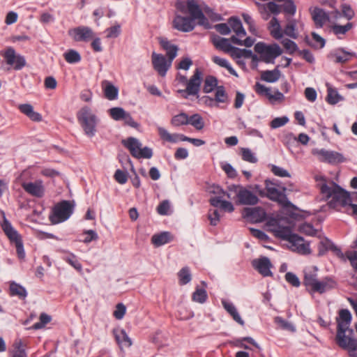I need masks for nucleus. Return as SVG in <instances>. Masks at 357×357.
Returning a JSON list of instances; mask_svg holds the SVG:
<instances>
[{
    "label": "nucleus",
    "instance_id": "nucleus-46",
    "mask_svg": "<svg viewBox=\"0 0 357 357\" xmlns=\"http://www.w3.org/2000/svg\"><path fill=\"white\" fill-rule=\"evenodd\" d=\"M248 215L255 222H262L266 219V212L261 208H255L250 211Z\"/></svg>",
    "mask_w": 357,
    "mask_h": 357
},
{
    "label": "nucleus",
    "instance_id": "nucleus-36",
    "mask_svg": "<svg viewBox=\"0 0 357 357\" xmlns=\"http://www.w3.org/2000/svg\"><path fill=\"white\" fill-rule=\"evenodd\" d=\"M280 71L278 69V68L273 70H264L261 73V79L263 81L270 83L277 82L280 79Z\"/></svg>",
    "mask_w": 357,
    "mask_h": 357
},
{
    "label": "nucleus",
    "instance_id": "nucleus-34",
    "mask_svg": "<svg viewBox=\"0 0 357 357\" xmlns=\"http://www.w3.org/2000/svg\"><path fill=\"white\" fill-rule=\"evenodd\" d=\"M172 236L169 232L164 231L160 234H154L151 238L152 243L157 246H161L170 242Z\"/></svg>",
    "mask_w": 357,
    "mask_h": 357
},
{
    "label": "nucleus",
    "instance_id": "nucleus-48",
    "mask_svg": "<svg viewBox=\"0 0 357 357\" xmlns=\"http://www.w3.org/2000/svg\"><path fill=\"white\" fill-rule=\"evenodd\" d=\"M63 259L77 271H81L82 270V264L79 263L77 257L74 254L69 252L66 256L63 257Z\"/></svg>",
    "mask_w": 357,
    "mask_h": 357
},
{
    "label": "nucleus",
    "instance_id": "nucleus-13",
    "mask_svg": "<svg viewBox=\"0 0 357 357\" xmlns=\"http://www.w3.org/2000/svg\"><path fill=\"white\" fill-rule=\"evenodd\" d=\"M313 153L319 157V160L320 161L326 162L331 164L341 163L346 160L341 153L333 151L319 149L314 151Z\"/></svg>",
    "mask_w": 357,
    "mask_h": 357
},
{
    "label": "nucleus",
    "instance_id": "nucleus-56",
    "mask_svg": "<svg viewBox=\"0 0 357 357\" xmlns=\"http://www.w3.org/2000/svg\"><path fill=\"white\" fill-rule=\"evenodd\" d=\"M241 157L243 160L251 163H255L257 162V159L254 155L253 153L250 149L247 148L241 149Z\"/></svg>",
    "mask_w": 357,
    "mask_h": 357
},
{
    "label": "nucleus",
    "instance_id": "nucleus-35",
    "mask_svg": "<svg viewBox=\"0 0 357 357\" xmlns=\"http://www.w3.org/2000/svg\"><path fill=\"white\" fill-rule=\"evenodd\" d=\"M228 23L233 31L236 33V37L243 38L245 36L246 32L242 26L241 20L237 17H231Z\"/></svg>",
    "mask_w": 357,
    "mask_h": 357
},
{
    "label": "nucleus",
    "instance_id": "nucleus-39",
    "mask_svg": "<svg viewBox=\"0 0 357 357\" xmlns=\"http://www.w3.org/2000/svg\"><path fill=\"white\" fill-rule=\"evenodd\" d=\"M231 56L233 58H252L255 59L256 58V56L252 55V52L251 50H245V49H240L236 47H232V50L231 51Z\"/></svg>",
    "mask_w": 357,
    "mask_h": 357
},
{
    "label": "nucleus",
    "instance_id": "nucleus-22",
    "mask_svg": "<svg viewBox=\"0 0 357 357\" xmlns=\"http://www.w3.org/2000/svg\"><path fill=\"white\" fill-rule=\"evenodd\" d=\"M105 97L109 100H116L119 97V88L108 80L101 83Z\"/></svg>",
    "mask_w": 357,
    "mask_h": 357
},
{
    "label": "nucleus",
    "instance_id": "nucleus-26",
    "mask_svg": "<svg viewBox=\"0 0 357 357\" xmlns=\"http://www.w3.org/2000/svg\"><path fill=\"white\" fill-rule=\"evenodd\" d=\"M312 20L317 28H321L328 21V15L321 8H315L312 13Z\"/></svg>",
    "mask_w": 357,
    "mask_h": 357
},
{
    "label": "nucleus",
    "instance_id": "nucleus-19",
    "mask_svg": "<svg viewBox=\"0 0 357 357\" xmlns=\"http://www.w3.org/2000/svg\"><path fill=\"white\" fill-rule=\"evenodd\" d=\"M317 271L318 269L316 266L307 268L304 271L303 284L310 292H312L315 285L314 284L319 280Z\"/></svg>",
    "mask_w": 357,
    "mask_h": 357
},
{
    "label": "nucleus",
    "instance_id": "nucleus-61",
    "mask_svg": "<svg viewBox=\"0 0 357 357\" xmlns=\"http://www.w3.org/2000/svg\"><path fill=\"white\" fill-rule=\"evenodd\" d=\"M221 168L224 170L229 178H234L237 176L236 169L230 164L222 163Z\"/></svg>",
    "mask_w": 357,
    "mask_h": 357
},
{
    "label": "nucleus",
    "instance_id": "nucleus-42",
    "mask_svg": "<svg viewBox=\"0 0 357 357\" xmlns=\"http://www.w3.org/2000/svg\"><path fill=\"white\" fill-rule=\"evenodd\" d=\"M188 124L192 126L197 130H201L204 127V119L199 114H194L188 116Z\"/></svg>",
    "mask_w": 357,
    "mask_h": 357
},
{
    "label": "nucleus",
    "instance_id": "nucleus-45",
    "mask_svg": "<svg viewBox=\"0 0 357 357\" xmlns=\"http://www.w3.org/2000/svg\"><path fill=\"white\" fill-rule=\"evenodd\" d=\"M178 277L179 280V284L184 285L190 282L192 275L188 267H183L178 273Z\"/></svg>",
    "mask_w": 357,
    "mask_h": 357
},
{
    "label": "nucleus",
    "instance_id": "nucleus-44",
    "mask_svg": "<svg viewBox=\"0 0 357 357\" xmlns=\"http://www.w3.org/2000/svg\"><path fill=\"white\" fill-rule=\"evenodd\" d=\"M65 60L69 63H79L82 58L79 53L75 50H69L63 54Z\"/></svg>",
    "mask_w": 357,
    "mask_h": 357
},
{
    "label": "nucleus",
    "instance_id": "nucleus-21",
    "mask_svg": "<svg viewBox=\"0 0 357 357\" xmlns=\"http://www.w3.org/2000/svg\"><path fill=\"white\" fill-rule=\"evenodd\" d=\"M312 291V293L324 294L335 287V282L329 277H326L321 280H318Z\"/></svg>",
    "mask_w": 357,
    "mask_h": 357
},
{
    "label": "nucleus",
    "instance_id": "nucleus-5",
    "mask_svg": "<svg viewBox=\"0 0 357 357\" xmlns=\"http://www.w3.org/2000/svg\"><path fill=\"white\" fill-rule=\"evenodd\" d=\"M74 202L63 200L54 206L49 218L54 225L67 220L74 211Z\"/></svg>",
    "mask_w": 357,
    "mask_h": 357
},
{
    "label": "nucleus",
    "instance_id": "nucleus-3",
    "mask_svg": "<svg viewBox=\"0 0 357 357\" xmlns=\"http://www.w3.org/2000/svg\"><path fill=\"white\" fill-rule=\"evenodd\" d=\"M3 213V222L1 225V229L5 235L9 239L10 243H14L16 248L17 255L19 259H23L25 257V252L22 236L13 227L10 221L6 218L4 212Z\"/></svg>",
    "mask_w": 357,
    "mask_h": 357
},
{
    "label": "nucleus",
    "instance_id": "nucleus-51",
    "mask_svg": "<svg viewBox=\"0 0 357 357\" xmlns=\"http://www.w3.org/2000/svg\"><path fill=\"white\" fill-rule=\"evenodd\" d=\"M342 98L338 93V92L331 87L328 88V94L326 97V101L331 105H335L339 101L342 100Z\"/></svg>",
    "mask_w": 357,
    "mask_h": 357
},
{
    "label": "nucleus",
    "instance_id": "nucleus-54",
    "mask_svg": "<svg viewBox=\"0 0 357 357\" xmlns=\"http://www.w3.org/2000/svg\"><path fill=\"white\" fill-rule=\"evenodd\" d=\"M284 3L280 6V11L282 10V11L284 13L289 14V15H294L296 11V7L295 4L294 3L292 0H285L284 1Z\"/></svg>",
    "mask_w": 357,
    "mask_h": 357
},
{
    "label": "nucleus",
    "instance_id": "nucleus-18",
    "mask_svg": "<svg viewBox=\"0 0 357 357\" xmlns=\"http://www.w3.org/2000/svg\"><path fill=\"white\" fill-rule=\"evenodd\" d=\"M252 265L264 277L271 276L272 273L270 268L272 264L268 257H263L259 259H254Z\"/></svg>",
    "mask_w": 357,
    "mask_h": 357
},
{
    "label": "nucleus",
    "instance_id": "nucleus-63",
    "mask_svg": "<svg viewBox=\"0 0 357 357\" xmlns=\"http://www.w3.org/2000/svg\"><path fill=\"white\" fill-rule=\"evenodd\" d=\"M300 231L308 235L314 236L317 234V230L313 227L312 225L308 223H303L299 227Z\"/></svg>",
    "mask_w": 357,
    "mask_h": 357
},
{
    "label": "nucleus",
    "instance_id": "nucleus-4",
    "mask_svg": "<svg viewBox=\"0 0 357 357\" xmlns=\"http://www.w3.org/2000/svg\"><path fill=\"white\" fill-rule=\"evenodd\" d=\"M78 122L83 128L84 133L89 137H93L96 132L97 116L88 106L82 107L77 114Z\"/></svg>",
    "mask_w": 357,
    "mask_h": 357
},
{
    "label": "nucleus",
    "instance_id": "nucleus-8",
    "mask_svg": "<svg viewBox=\"0 0 357 357\" xmlns=\"http://www.w3.org/2000/svg\"><path fill=\"white\" fill-rule=\"evenodd\" d=\"M229 192H234L238 204L242 205H255L259 198L252 192L241 185H231L228 188Z\"/></svg>",
    "mask_w": 357,
    "mask_h": 357
},
{
    "label": "nucleus",
    "instance_id": "nucleus-38",
    "mask_svg": "<svg viewBox=\"0 0 357 357\" xmlns=\"http://www.w3.org/2000/svg\"><path fill=\"white\" fill-rule=\"evenodd\" d=\"M212 61L220 67L225 68L231 75H234L235 77H238L236 71L231 67L227 59L220 58L218 56H214L212 57Z\"/></svg>",
    "mask_w": 357,
    "mask_h": 357
},
{
    "label": "nucleus",
    "instance_id": "nucleus-11",
    "mask_svg": "<svg viewBox=\"0 0 357 357\" xmlns=\"http://www.w3.org/2000/svg\"><path fill=\"white\" fill-rule=\"evenodd\" d=\"M3 56L6 64L12 66L15 70H22L26 64L25 57L17 54L14 48L11 47L5 50Z\"/></svg>",
    "mask_w": 357,
    "mask_h": 357
},
{
    "label": "nucleus",
    "instance_id": "nucleus-59",
    "mask_svg": "<svg viewBox=\"0 0 357 357\" xmlns=\"http://www.w3.org/2000/svg\"><path fill=\"white\" fill-rule=\"evenodd\" d=\"M286 281L291 284L293 287H298L301 284L299 278L293 273L288 272L285 274Z\"/></svg>",
    "mask_w": 357,
    "mask_h": 357
},
{
    "label": "nucleus",
    "instance_id": "nucleus-64",
    "mask_svg": "<svg viewBox=\"0 0 357 357\" xmlns=\"http://www.w3.org/2000/svg\"><path fill=\"white\" fill-rule=\"evenodd\" d=\"M126 311V307L123 303H118L116 306V309L113 312L114 317L116 319H123V316L125 315Z\"/></svg>",
    "mask_w": 357,
    "mask_h": 357
},
{
    "label": "nucleus",
    "instance_id": "nucleus-7",
    "mask_svg": "<svg viewBox=\"0 0 357 357\" xmlns=\"http://www.w3.org/2000/svg\"><path fill=\"white\" fill-rule=\"evenodd\" d=\"M265 190V197H268L269 199L277 202L284 206H289L291 205L290 202L284 194V188L281 190L278 188V185L275 183L269 180H266Z\"/></svg>",
    "mask_w": 357,
    "mask_h": 357
},
{
    "label": "nucleus",
    "instance_id": "nucleus-50",
    "mask_svg": "<svg viewBox=\"0 0 357 357\" xmlns=\"http://www.w3.org/2000/svg\"><path fill=\"white\" fill-rule=\"evenodd\" d=\"M354 26L353 23L348 22L345 25H339L334 24L331 26V29L334 34L338 35H344L350 29H351Z\"/></svg>",
    "mask_w": 357,
    "mask_h": 357
},
{
    "label": "nucleus",
    "instance_id": "nucleus-15",
    "mask_svg": "<svg viewBox=\"0 0 357 357\" xmlns=\"http://www.w3.org/2000/svg\"><path fill=\"white\" fill-rule=\"evenodd\" d=\"M288 243L289 248L294 252L302 255L309 254L310 252L309 244L305 243L304 239L297 234H294Z\"/></svg>",
    "mask_w": 357,
    "mask_h": 357
},
{
    "label": "nucleus",
    "instance_id": "nucleus-16",
    "mask_svg": "<svg viewBox=\"0 0 357 357\" xmlns=\"http://www.w3.org/2000/svg\"><path fill=\"white\" fill-rule=\"evenodd\" d=\"M75 41H88L93 38V33L88 26H78L68 31Z\"/></svg>",
    "mask_w": 357,
    "mask_h": 357
},
{
    "label": "nucleus",
    "instance_id": "nucleus-41",
    "mask_svg": "<svg viewBox=\"0 0 357 357\" xmlns=\"http://www.w3.org/2000/svg\"><path fill=\"white\" fill-rule=\"evenodd\" d=\"M215 102L218 105L219 103H227L229 100L228 95L223 86H219L217 87L215 97Z\"/></svg>",
    "mask_w": 357,
    "mask_h": 357
},
{
    "label": "nucleus",
    "instance_id": "nucleus-43",
    "mask_svg": "<svg viewBox=\"0 0 357 357\" xmlns=\"http://www.w3.org/2000/svg\"><path fill=\"white\" fill-rule=\"evenodd\" d=\"M188 116L184 112L174 115L171 119V124L174 127L188 125Z\"/></svg>",
    "mask_w": 357,
    "mask_h": 357
},
{
    "label": "nucleus",
    "instance_id": "nucleus-17",
    "mask_svg": "<svg viewBox=\"0 0 357 357\" xmlns=\"http://www.w3.org/2000/svg\"><path fill=\"white\" fill-rule=\"evenodd\" d=\"M351 321V314L349 310L342 309L339 311V317L337 318V331H349L352 334L353 330L349 329Z\"/></svg>",
    "mask_w": 357,
    "mask_h": 357
},
{
    "label": "nucleus",
    "instance_id": "nucleus-33",
    "mask_svg": "<svg viewBox=\"0 0 357 357\" xmlns=\"http://www.w3.org/2000/svg\"><path fill=\"white\" fill-rule=\"evenodd\" d=\"M9 291L11 296H18L20 299H25L28 295L26 289L14 281L10 282Z\"/></svg>",
    "mask_w": 357,
    "mask_h": 357
},
{
    "label": "nucleus",
    "instance_id": "nucleus-40",
    "mask_svg": "<svg viewBox=\"0 0 357 357\" xmlns=\"http://www.w3.org/2000/svg\"><path fill=\"white\" fill-rule=\"evenodd\" d=\"M218 87V79L215 77L208 75L204 82L203 91L205 93H211L215 88Z\"/></svg>",
    "mask_w": 357,
    "mask_h": 357
},
{
    "label": "nucleus",
    "instance_id": "nucleus-2",
    "mask_svg": "<svg viewBox=\"0 0 357 357\" xmlns=\"http://www.w3.org/2000/svg\"><path fill=\"white\" fill-rule=\"evenodd\" d=\"M315 180L318 183L321 193L326 199H330L329 207L340 210V207H344L351 202L349 193L334 182H327L321 176H316Z\"/></svg>",
    "mask_w": 357,
    "mask_h": 357
},
{
    "label": "nucleus",
    "instance_id": "nucleus-27",
    "mask_svg": "<svg viewBox=\"0 0 357 357\" xmlns=\"http://www.w3.org/2000/svg\"><path fill=\"white\" fill-rule=\"evenodd\" d=\"M159 41L162 48L166 51L168 59L172 62L177 55V46L172 44L167 38H161Z\"/></svg>",
    "mask_w": 357,
    "mask_h": 357
},
{
    "label": "nucleus",
    "instance_id": "nucleus-28",
    "mask_svg": "<svg viewBox=\"0 0 357 357\" xmlns=\"http://www.w3.org/2000/svg\"><path fill=\"white\" fill-rule=\"evenodd\" d=\"M19 110L31 120L40 122L42 120V116L38 112L33 110V107L30 104H22L18 106Z\"/></svg>",
    "mask_w": 357,
    "mask_h": 357
},
{
    "label": "nucleus",
    "instance_id": "nucleus-24",
    "mask_svg": "<svg viewBox=\"0 0 357 357\" xmlns=\"http://www.w3.org/2000/svg\"><path fill=\"white\" fill-rule=\"evenodd\" d=\"M259 9L262 15V17L265 20H267L270 17L268 12L275 15L280 13V5H278L273 1L268 2L266 4L260 5Z\"/></svg>",
    "mask_w": 357,
    "mask_h": 357
},
{
    "label": "nucleus",
    "instance_id": "nucleus-47",
    "mask_svg": "<svg viewBox=\"0 0 357 357\" xmlns=\"http://www.w3.org/2000/svg\"><path fill=\"white\" fill-rule=\"evenodd\" d=\"M208 295L204 289L197 288L192 295V299L193 301L204 303L206 301Z\"/></svg>",
    "mask_w": 357,
    "mask_h": 357
},
{
    "label": "nucleus",
    "instance_id": "nucleus-55",
    "mask_svg": "<svg viewBox=\"0 0 357 357\" xmlns=\"http://www.w3.org/2000/svg\"><path fill=\"white\" fill-rule=\"evenodd\" d=\"M238 38L239 37L233 36L231 37L230 40L234 44L238 45H245V47H248L252 46L255 43V39H253L250 37L246 38L244 40H242Z\"/></svg>",
    "mask_w": 357,
    "mask_h": 357
},
{
    "label": "nucleus",
    "instance_id": "nucleus-10",
    "mask_svg": "<svg viewBox=\"0 0 357 357\" xmlns=\"http://www.w3.org/2000/svg\"><path fill=\"white\" fill-rule=\"evenodd\" d=\"M347 331H337L336 343L340 347L347 350L350 356L357 357V339L351 337V333L347 335Z\"/></svg>",
    "mask_w": 357,
    "mask_h": 357
},
{
    "label": "nucleus",
    "instance_id": "nucleus-31",
    "mask_svg": "<svg viewBox=\"0 0 357 357\" xmlns=\"http://www.w3.org/2000/svg\"><path fill=\"white\" fill-rule=\"evenodd\" d=\"M153 154L152 149L147 146L142 147V144L135 139V158L150 159Z\"/></svg>",
    "mask_w": 357,
    "mask_h": 357
},
{
    "label": "nucleus",
    "instance_id": "nucleus-52",
    "mask_svg": "<svg viewBox=\"0 0 357 357\" xmlns=\"http://www.w3.org/2000/svg\"><path fill=\"white\" fill-rule=\"evenodd\" d=\"M126 111L122 107H112L108 110V113L112 119L115 121H121L125 117Z\"/></svg>",
    "mask_w": 357,
    "mask_h": 357
},
{
    "label": "nucleus",
    "instance_id": "nucleus-6",
    "mask_svg": "<svg viewBox=\"0 0 357 357\" xmlns=\"http://www.w3.org/2000/svg\"><path fill=\"white\" fill-rule=\"evenodd\" d=\"M254 49L259 54L260 59L266 63H273L274 59L282 53L281 48L276 43L266 45L259 42L255 45Z\"/></svg>",
    "mask_w": 357,
    "mask_h": 357
},
{
    "label": "nucleus",
    "instance_id": "nucleus-60",
    "mask_svg": "<svg viewBox=\"0 0 357 357\" xmlns=\"http://www.w3.org/2000/svg\"><path fill=\"white\" fill-rule=\"evenodd\" d=\"M288 121L289 119L286 116L277 117L271 121L270 126L273 129L278 128L284 126L288 122Z\"/></svg>",
    "mask_w": 357,
    "mask_h": 357
},
{
    "label": "nucleus",
    "instance_id": "nucleus-32",
    "mask_svg": "<svg viewBox=\"0 0 357 357\" xmlns=\"http://www.w3.org/2000/svg\"><path fill=\"white\" fill-rule=\"evenodd\" d=\"M272 232L276 237L287 241L288 242L294 235V234H292L290 227H281L280 225H277L272 229Z\"/></svg>",
    "mask_w": 357,
    "mask_h": 357
},
{
    "label": "nucleus",
    "instance_id": "nucleus-1",
    "mask_svg": "<svg viewBox=\"0 0 357 357\" xmlns=\"http://www.w3.org/2000/svg\"><path fill=\"white\" fill-rule=\"evenodd\" d=\"M176 8L183 14L188 13L190 17L176 15L173 21L174 29L182 32H190L195 27V20H197L199 25L206 29L210 27L208 19L195 0H178Z\"/></svg>",
    "mask_w": 357,
    "mask_h": 357
},
{
    "label": "nucleus",
    "instance_id": "nucleus-9",
    "mask_svg": "<svg viewBox=\"0 0 357 357\" xmlns=\"http://www.w3.org/2000/svg\"><path fill=\"white\" fill-rule=\"evenodd\" d=\"M158 133L161 138V139L171 142V143H176L178 141L183 142H188L192 144L195 146H200L202 145L205 144V142L202 139L190 138L187 137L183 134H171L169 133L165 128L162 127L158 128Z\"/></svg>",
    "mask_w": 357,
    "mask_h": 357
},
{
    "label": "nucleus",
    "instance_id": "nucleus-62",
    "mask_svg": "<svg viewBox=\"0 0 357 357\" xmlns=\"http://www.w3.org/2000/svg\"><path fill=\"white\" fill-rule=\"evenodd\" d=\"M115 180L120 184H124L128 180V172L117 169L114 174Z\"/></svg>",
    "mask_w": 357,
    "mask_h": 357
},
{
    "label": "nucleus",
    "instance_id": "nucleus-58",
    "mask_svg": "<svg viewBox=\"0 0 357 357\" xmlns=\"http://www.w3.org/2000/svg\"><path fill=\"white\" fill-rule=\"evenodd\" d=\"M220 214L218 209H210L208 213V218L210 220V224L213 226H216L220 222Z\"/></svg>",
    "mask_w": 357,
    "mask_h": 357
},
{
    "label": "nucleus",
    "instance_id": "nucleus-49",
    "mask_svg": "<svg viewBox=\"0 0 357 357\" xmlns=\"http://www.w3.org/2000/svg\"><path fill=\"white\" fill-rule=\"evenodd\" d=\"M119 158V162L121 163L122 167L126 172L130 170L134 172V165L132 164L131 159L128 155L125 153L120 154Z\"/></svg>",
    "mask_w": 357,
    "mask_h": 357
},
{
    "label": "nucleus",
    "instance_id": "nucleus-57",
    "mask_svg": "<svg viewBox=\"0 0 357 357\" xmlns=\"http://www.w3.org/2000/svg\"><path fill=\"white\" fill-rule=\"evenodd\" d=\"M281 43L289 54L294 53L298 49L296 43L290 39L284 38L281 41Z\"/></svg>",
    "mask_w": 357,
    "mask_h": 357
},
{
    "label": "nucleus",
    "instance_id": "nucleus-37",
    "mask_svg": "<svg viewBox=\"0 0 357 357\" xmlns=\"http://www.w3.org/2000/svg\"><path fill=\"white\" fill-rule=\"evenodd\" d=\"M212 42L217 49L221 50L225 52L231 53L232 47H234L227 38L217 37L213 38Z\"/></svg>",
    "mask_w": 357,
    "mask_h": 357
},
{
    "label": "nucleus",
    "instance_id": "nucleus-12",
    "mask_svg": "<svg viewBox=\"0 0 357 357\" xmlns=\"http://www.w3.org/2000/svg\"><path fill=\"white\" fill-rule=\"evenodd\" d=\"M202 71L197 68L195 70L193 75L187 82L186 89L185 90H178V92L183 94L185 98L187 96H185L184 93H186L188 96H197L200 90L202 81Z\"/></svg>",
    "mask_w": 357,
    "mask_h": 357
},
{
    "label": "nucleus",
    "instance_id": "nucleus-29",
    "mask_svg": "<svg viewBox=\"0 0 357 357\" xmlns=\"http://www.w3.org/2000/svg\"><path fill=\"white\" fill-rule=\"evenodd\" d=\"M298 21L296 19H287V24L284 27L283 33L293 39H296L298 37Z\"/></svg>",
    "mask_w": 357,
    "mask_h": 357
},
{
    "label": "nucleus",
    "instance_id": "nucleus-23",
    "mask_svg": "<svg viewBox=\"0 0 357 357\" xmlns=\"http://www.w3.org/2000/svg\"><path fill=\"white\" fill-rule=\"evenodd\" d=\"M267 29L269 31L271 36L273 38L276 40H280L283 38V30L281 28L278 20L275 17H273L270 20V22L268 24Z\"/></svg>",
    "mask_w": 357,
    "mask_h": 357
},
{
    "label": "nucleus",
    "instance_id": "nucleus-30",
    "mask_svg": "<svg viewBox=\"0 0 357 357\" xmlns=\"http://www.w3.org/2000/svg\"><path fill=\"white\" fill-rule=\"evenodd\" d=\"M222 305L225 310L230 314L233 319L241 326L244 325V321L241 319L239 315L235 305L226 300H222Z\"/></svg>",
    "mask_w": 357,
    "mask_h": 357
},
{
    "label": "nucleus",
    "instance_id": "nucleus-14",
    "mask_svg": "<svg viewBox=\"0 0 357 357\" xmlns=\"http://www.w3.org/2000/svg\"><path fill=\"white\" fill-rule=\"evenodd\" d=\"M151 57L154 70L157 71L161 77L165 76L172 62L167 59L164 55L155 52H153Z\"/></svg>",
    "mask_w": 357,
    "mask_h": 357
},
{
    "label": "nucleus",
    "instance_id": "nucleus-25",
    "mask_svg": "<svg viewBox=\"0 0 357 357\" xmlns=\"http://www.w3.org/2000/svg\"><path fill=\"white\" fill-rule=\"evenodd\" d=\"M114 334L117 343L121 349L123 348H129L132 345V340L128 334L123 329L114 330Z\"/></svg>",
    "mask_w": 357,
    "mask_h": 357
},
{
    "label": "nucleus",
    "instance_id": "nucleus-53",
    "mask_svg": "<svg viewBox=\"0 0 357 357\" xmlns=\"http://www.w3.org/2000/svg\"><path fill=\"white\" fill-rule=\"evenodd\" d=\"M39 319L40 321L38 322L35 323L32 326V328L35 330H38L44 328L46 324L51 321L52 317L50 315L45 312H43L40 314Z\"/></svg>",
    "mask_w": 357,
    "mask_h": 357
},
{
    "label": "nucleus",
    "instance_id": "nucleus-20",
    "mask_svg": "<svg viewBox=\"0 0 357 357\" xmlns=\"http://www.w3.org/2000/svg\"><path fill=\"white\" fill-rule=\"evenodd\" d=\"M23 189L29 194L36 197H42L44 195V188L41 181L33 182H24L22 184Z\"/></svg>",
    "mask_w": 357,
    "mask_h": 357
}]
</instances>
